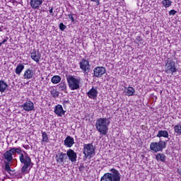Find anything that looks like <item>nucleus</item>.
<instances>
[{
	"label": "nucleus",
	"mask_w": 181,
	"mask_h": 181,
	"mask_svg": "<svg viewBox=\"0 0 181 181\" xmlns=\"http://www.w3.org/2000/svg\"><path fill=\"white\" fill-rule=\"evenodd\" d=\"M16 153L20 155V161L21 163H23V166L21 168V172L23 173H26L28 169L30 168V165L32 164V160L25 151H23L24 154L22 153V150L21 149V147H11L8 151L4 153V159L6 160V162L12 163V160H13V155H15Z\"/></svg>",
	"instance_id": "f257e3e1"
},
{
	"label": "nucleus",
	"mask_w": 181,
	"mask_h": 181,
	"mask_svg": "<svg viewBox=\"0 0 181 181\" xmlns=\"http://www.w3.org/2000/svg\"><path fill=\"white\" fill-rule=\"evenodd\" d=\"M110 124H111L110 119L107 117L98 118L96 119L95 123L96 131L99 132L102 136L107 135L108 133V127H110Z\"/></svg>",
	"instance_id": "f03ea898"
},
{
	"label": "nucleus",
	"mask_w": 181,
	"mask_h": 181,
	"mask_svg": "<svg viewBox=\"0 0 181 181\" xmlns=\"http://www.w3.org/2000/svg\"><path fill=\"white\" fill-rule=\"evenodd\" d=\"M66 81L68 83L69 88L71 91L75 90H80V84L81 83V78L76 77L72 75H69L66 77Z\"/></svg>",
	"instance_id": "7ed1b4c3"
},
{
	"label": "nucleus",
	"mask_w": 181,
	"mask_h": 181,
	"mask_svg": "<svg viewBox=\"0 0 181 181\" xmlns=\"http://www.w3.org/2000/svg\"><path fill=\"white\" fill-rule=\"evenodd\" d=\"M121 174L115 168L110 170V173H105L100 179V181H120Z\"/></svg>",
	"instance_id": "20e7f679"
},
{
	"label": "nucleus",
	"mask_w": 181,
	"mask_h": 181,
	"mask_svg": "<svg viewBox=\"0 0 181 181\" xmlns=\"http://www.w3.org/2000/svg\"><path fill=\"white\" fill-rule=\"evenodd\" d=\"M176 71H177L176 62L172 59L167 60L165 65V72L166 74L173 75Z\"/></svg>",
	"instance_id": "39448f33"
},
{
	"label": "nucleus",
	"mask_w": 181,
	"mask_h": 181,
	"mask_svg": "<svg viewBox=\"0 0 181 181\" xmlns=\"http://www.w3.org/2000/svg\"><path fill=\"white\" fill-rule=\"evenodd\" d=\"M83 154L85 155V158H91L94 155H95V148L93 144H83Z\"/></svg>",
	"instance_id": "423d86ee"
},
{
	"label": "nucleus",
	"mask_w": 181,
	"mask_h": 181,
	"mask_svg": "<svg viewBox=\"0 0 181 181\" xmlns=\"http://www.w3.org/2000/svg\"><path fill=\"white\" fill-rule=\"evenodd\" d=\"M166 148V143L160 140L159 142H152L150 144V149L153 152H162Z\"/></svg>",
	"instance_id": "0eeeda50"
},
{
	"label": "nucleus",
	"mask_w": 181,
	"mask_h": 181,
	"mask_svg": "<svg viewBox=\"0 0 181 181\" xmlns=\"http://www.w3.org/2000/svg\"><path fill=\"white\" fill-rule=\"evenodd\" d=\"M78 64L79 68L81 69L82 73H83L84 76H88V73H90V67H91L90 61L83 58L79 61Z\"/></svg>",
	"instance_id": "6e6552de"
},
{
	"label": "nucleus",
	"mask_w": 181,
	"mask_h": 181,
	"mask_svg": "<svg viewBox=\"0 0 181 181\" xmlns=\"http://www.w3.org/2000/svg\"><path fill=\"white\" fill-rule=\"evenodd\" d=\"M21 108L26 111L27 112H30V111H35V104L30 100H28L21 105Z\"/></svg>",
	"instance_id": "1a4fd4ad"
},
{
	"label": "nucleus",
	"mask_w": 181,
	"mask_h": 181,
	"mask_svg": "<svg viewBox=\"0 0 181 181\" xmlns=\"http://www.w3.org/2000/svg\"><path fill=\"white\" fill-rule=\"evenodd\" d=\"M107 73V69L104 66H97L93 69V74L97 78L103 77Z\"/></svg>",
	"instance_id": "9d476101"
},
{
	"label": "nucleus",
	"mask_w": 181,
	"mask_h": 181,
	"mask_svg": "<svg viewBox=\"0 0 181 181\" xmlns=\"http://www.w3.org/2000/svg\"><path fill=\"white\" fill-rule=\"evenodd\" d=\"M55 159L59 165H64V162H66V160L67 159V154L63 152H59V153L55 156Z\"/></svg>",
	"instance_id": "9b49d317"
},
{
	"label": "nucleus",
	"mask_w": 181,
	"mask_h": 181,
	"mask_svg": "<svg viewBox=\"0 0 181 181\" xmlns=\"http://www.w3.org/2000/svg\"><path fill=\"white\" fill-rule=\"evenodd\" d=\"M66 156L69 158V160L74 163L77 160V153L74 150L69 148L66 151Z\"/></svg>",
	"instance_id": "f8f14e48"
},
{
	"label": "nucleus",
	"mask_w": 181,
	"mask_h": 181,
	"mask_svg": "<svg viewBox=\"0 0 181 181\" xmlns=\"http://www.w3.org/2000/svg\"><path fill=\"white\" fill-rule=\"evenodd\" d=\"M54 112L57 115V117H63L66 114V110L63 109L62 105H57L54 108Z\"/></svg>",
	"instance_id": "ddd939ff"
},
{
	"label": "nucleus",
	"mask_w": 181,
	"mask_h": 181,
	"mask_svg": "<svg viewBox=\"0 0 181 181\" xmlns=\"http://www.w3.org/2000/svg\"><path fill=\"white\" fill-rule=\"evenodd\" d=\"M87 95L88 98H90V100H95L97 98V96L98 95V90H97V88L93 87L88 90V92L87 93Z\"/></svg>",
	"instance_id": "4468645a"
},
{
	"label": "nucleus",
	"mask_w": 181,
	"mask_h": 181,
	"mask_svg": "<svg viewBox=\"0 0 181 181\" xmlns=\"http://www.w3.org/2000/svg\"><path fill=\"white\" fill-rule=\"evenodd\" d=\"M41 57L42 56L40 53H39V52H36V49H33V52H30V59L35 62V63H39Z\"/></svg>",
	"instance_id": "2eb2a0df"
},
{
	"label": "nucleus",
	"mask_w": 181,
	"mask_h": 181,
	"mask_svg": "<svg viewBox=\"0 0 181 181\" xmlns=\"http://www.w3.org/2000/svg\"><path fill=\"white\" fill-rule=\"evenodd\" d=\"M43 4V0H30V5L33 9H39Z\"/></svg>",
	"instance_id": "dca6fc26"
},
{
	"label": "nucleus",
	"mask_w": 181,
	"mask_h": 181,
	"mask_svg": "<svg viewBox=\"0 0 181 181\" xmlns=\"http://www.w3.org/2000/svg\"><path fill=\"white\" fill-rule=\"evenodd\" d=\"M74 144V138L67 136L65 140L64 141V145L66 146V148H71Z\"/></svg>",
	"instance_id": "f3484780"
},
{
	"label": "nucleus",
	"mask_w": 181,
	"mask_h": 181,
	"mask_svg": "<svg viewBox=\"0 0 181 181\" xmlns=\"http://www.w3.org/2000/svg\"><path fill=\"white\" fill-rule=\"evenodd\" d=\"M33 76H35V74L33 73V70L30 69H28L26 71H25L23 74L25 80H30L31 78H33Z\"/></svg>",
	"instance_id": "a211bd4d"
},
{
	"label": "nucleus",
	"mask_w": 181,
	"mask_h": 181,
	"mask_svg": "<svg viewBox=\"0 0 181 181\" xmlns=\"http://www.w3.org/2000/svg\"><path fill=\"white\" fill-rule=\"evenodd\" d=\"M124 93L128 97L135 95V89L131 86L124 88Z\"/></svg>",
	"instance_id": "6ab92c4d"
},
{
	"label": "nucleus",
	"mask_w": 181,
	"mask_h": 181,
	"mask_svg": "<svg viewBox=\"0 0 181 181\" xmlns=\"http://www.w3.org/2000/svg\"><path fill=\"white\" fill-rule=\"evenodd\" d=\"M8 91V83L4 80H0V93H6Z\"/></svg>",
	"instance_id": "aec40b11"
},
{
	"label": "nucleus",
	"mask_w": 181,
	"mask_h": 181,
	"mask_svg": "<svg viewBox=\"0 0 181 181\" xmlns=\"http://www.w3.org/2000/svg\"><path fill=\"white\" fill-rule=\"evenodd\" d=\"M156 136L157 138H169V132L168 130H159Z\"/></svg>",
	"instance_id": "412c9836"
},
{
	"label": "nucleus",
	"mask_w": 181,
	"mask_h": 181,
	"mask_svg": "<svg viewBox=\"0 0 181 181\" xmlns=\"http://www.w3.org/2000/svg\"><path fill=\"white\" fill-rule=\"evenodd\" d=\"M25 69V65L23 64H18L17 65V67L16 68L15 73L17 74V76H21V74L22 71H23V69Z\"/></svg>",
	"instance_id": "4be33fe9"
},
{
	"label": "nucleus",
	"mask_w": 181,
	"mask_h": 181,
	"mask_svg": "<svg viewBox=\"0 0 181 181\" xmlns=\"http://www.w3.org/2000/svg\"><path fill=\"white\" fill-rule=\"evenodd\" d=\"M156 160H160V162H166V156L163 153H158L156 156Z\"/></svg>",
	"instance_id": "5701e85b"
},
{
	"label": "nucleus",
	"mask_w": 181,
	"mask_h": 181,
	"mask_svg": "<svg viewBox=\"0 0 181 181\" xmlns=\"http://www.w3.org/2000/svg\"><path fill=\"white\" fill-rule=\"evenodd\" d=\"M60 81H62V77H60V76H59V75L54 76L51 78V82L53 84H59V83H60Z\"/></svg>",
	"instance_id": "b1692460"
},
{
	"label": "nucleus",
	"mask_w": 181,
	"mask_h": 181,
	"mask_svg": "<svg viewBox=\"0 0 181 181\" xmlns=\"http://www.w3.org/2000/svg\"><path fill=\"white\" fill-rule=\"evenodd\" d=\"M172 3L173 2L170 0H163L161 2L163 6H164L165 9H168V8H170V6H172Z\"/></svg>",
	"instance_id": "393cba45"
},
{
	"label": "nucleus",
	"mask_w": 181,
	"mask_h": 181,
	"mask_svg": "<svg viewBox=\"0 0 181 181\" xmlns=\"http://www.w3.org/2000/svg\"><path fill=\"white\" fill-rule=\"evenodd\" d=\"M41 134L42 136V143L47 144L49 142V135H47L46 132H42Z\"/></svg>",
	"instance_id": "a878e982"
},
{
	"label": "nucleus",
	"mask_w": 181,
	"mask_h": 181,
	"mask_svg": "<svg viewBox=\"0 0 181 181\" xmlns=\"http://www.w3.org/2000/svg\"><path fill=\"white\" fill-rule=\"evenodd\" d=\"M59 91H66L67 90V85L66 83L62 82L60 84L58 85Z\"/></svg>",
	"instance_id": "bb28decb"
},
{
	"label": "nucleus",
	"mask_w": 181,
	"mask_h": 181,
	"mask_svg": "<svg viewBox=\"0 0 181 181\" xmlns=\"http://www.w3.org/2000/svg\"><path fill=\"white\" fill-rule=\"evenodd\" d=\"M50 94H51V95H52V97L54 98H57V97H59V94H60V93L58 90H57L56 89L52 88L50 90Z\"/></svg>",
	"instance_id": "cd10ccee"
},
{
	"label": "nucleus",
	"mask_w": 181,
	"mask_h": 181,
	"mask_svg": "<svg viewBox=\"0 0 181 181\" xmlns=\"http://www.w3.org/2000/svg\"><path fill=\"white\" fill-rule=\"evenodd\" d=\"M174 131L177 135H181V125L177 124L174 127Z\"/></svg>",
	"instance_id": "c85d7f7f"
},
{
	"label": "nucleus",
	"mask_w": 181,
	"mask_h": 181,
	"mask_svg": "<svg viewBox=\"0 0 181 181\" xmlns=\"http://www.w3.org/2000/svg\"><path fill=\"white\" fill-rule=\"evenodd\" d=\"M4 170H6V172H8L9 170H11V163H8L6 162L5 165H4Z\"/></svg>",
	"instance_id": "c756f323"
},
{
	"label": "nucleus",
	"mask_w": 181,
	"mask_h": 181,
	"mask_svg": "<svg viewBox=\"0 0 181 181\" xmlns=\"http://www.w3.org/2000/svg\"><path fill=\"white\" fill-rule=\"evenodd\" d=\"M176 13H177V11H176L175 10H171L169 11L170 16H175Z\"/></svg>",
	"instance_id": "7c9ffc66"
},
{
	"label": "nucleus",
	"mask_w": 181,
	"mask_h": 181,
	"mask_svg": "<svg viewBox=\"0 0 181 181\" xmlns=\"http://www.w3.org/2000/svg\"><path fill=\"white\" fill-rule=\"evenodd\" d=\"M74 14L73 13H70L68 15V18L69 19H70L71 22L73 23V22H74Z\"/></svg>",
	"instance_id": "2f4dec72"
},
{
	"label": "nucleus",
	"mask_w": 181,
	"mask_h": 181,
	"mask_svg": "<svg viewBox=\"0 0 181 181\" xmlns=\"http://www.w3.org/2000/svg\"><path fill=\"white\" fill-rule=\"evenodd\" d=\"M66 28H67L63 23H61L59 24V29L60 30H64L66 29Z\"/></svg>",
	"instance_id": "473e14b6"
},
{
	"label": "nucleus",
	"mask_w": 181,
	"mask_h": 181,
	"mask_svg": "<svg viewBox=\"0 0 181 181\" xmlns=\"http://www.w3.org/2000/svg\"><path fill=\"white\" fill-rule=\"evenodd\" d=\"M23 148H24V149H26L27 151H29V149H30V146L26 145V144H23Z\"/></svg>",
	"instance_id": "72a5a7b5"
},
{
	"label": "nucleus",
	"mask_w": 181,
	"mask_h": 181,
	"mask_svg": "<svg viewBox=\"0 0 181 181\" xmlns=\"http://www.w3.org/2000/svg\"><path fill=\"white\" fill-rule=\"evenodd\" d=\"M7 173L11 175V176H13L15 175V170L10 169V170Z\"/></svg>",
	"instance_id": "f704fd0d"
},
{
	"label": "nucleus",
	"mask_w": 181,
	"mask_h": 181,
	"mask_svg": "<svg viewBox=\"0 0 181 181\" xmlns=\"http://www.w3.org/2000/svg\"><path fill=\"white\" fill-rule=\"evenodd\" d=\"M136 42H139V43H141L142 42V38H141V36L138 35L136 37Z\"/></svg>",
	"instance_id": "c9c22d12"
},
{
	"label": "nucleus",
	"mask_w": 181,
	"mask_h": 181,
	"mask_svg": "<svg viewBox=\"0 0 181 181\" xmlns=\"http://www.w3.org/2000/svg\"><path fill=\"white\" fill-rule=\"evenodd\" d=\"M91 2H95L96 4V6L100 5V0H90Z\"/></svg>",
	"instance_id": "e433bc0d"
},
{
	"label": "nucleus",
	"mask_w": 181,
	"mask_h": 181,
	"mask_svg": "<svg viewBox=\"0 0 181 181\" xmlns=\"http://www.w3.org/2000/svg\"><path fill=\"white\" fill-rule=\"evenodd\" d=\"M7 41H8V37H6V39H4L3 41L0 43H1V45H5V43H6Z\"/></svg>",
	"instance_id": "4c0bfd02"
},
{
	"label": "nucleus",
	"mask_w": 181,
	"mask_h": 181,
	"mask_svg": "<svg viewBox=\"0 0 181 181\" xmlns=\"http://www.w3.org/2000/svg\"><path fill=\"white\" fill-rule=\"evenodd\" d=\"M49 13L52 14V16H53V7H51L50 10H49Z\"/></svg>",
	"instance_id": "58836bf2"
},
{
	"label": "nucleus",
	"mask_w": 181,
	"mask_h": 181,
	"mask_svg": "<svg viewBox=\"0 0 181 181\" xmlns=\"http://www.w3.org/2000/svg\"><path fill=\"white\" fill-rule=\"evenodd\" d=\"M2 28H4L3 25L0 26V32H2Z\"/></svg>",
	"instance_id": "ea45409f"
}]
</instances>
